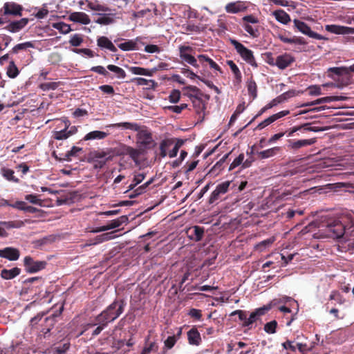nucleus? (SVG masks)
<instances>
[{"label": "nucleus", "instance_id": "nucleus-26", "mask_svg": "<svg viewBox=\"0 0 354 354\" xmlns=\"http://www.w3.org/2000/svg\"><path fill=\"white\" fill-rule=\"evenodd\" d=\"M97 15L100 17L95 21L96 24L102 26H108L115 23L114 13H99Z\"/></svg>", "mask_w": 354, "mask_h": 354}, {"label": "nucleus", "instance_id": "nucleus-8", "mask_svg": "<svg viewBox=\"0 0 354 354\" xmlns=\"http://www.w3.org/2000/svg\"><path fill=\"white\" fill-rule=\"evenodd\" d=\"M294 27L297 28V30L303 34L308 35V37L316 39H322L323 37L319 34L313 32L311 30L310 28L304 21H300L299 19H294Z\"/></svg>", "mask_w": 354, "mask_h": 354}, {"label": "nucleus", "instance_id": "nucleus-58", "mask_svg": "<svg viewBox=\"0 0 354 354\" xmlns=\"http://www.w3.org/2000/svg\"><path fill=\"white\" fill-rule=\"evenodd\" d=\"M243 28L245 30L253 37H257L259 35L258 28H254L248 24H244Z\"/></svg>", "mask_w": 354, "mask_h": 354}, {"label": "nucleus", "instance_id": "nucleus-23", "mask_svg": "<svg viewBox=\"0 0 354 354\" xmlns=\"http://www.w3.org/2000/svg\"><path fill=\"white\" fill-rule=\"evenodd\" d=\"M325 29L328 32L338 35H344L353 32L352 31V28L335 24L326 25L325 26Z\"/></svg>", "mask_w": 354, "mask_h": 354}, {"label": "nucleus", "instance_id": "nucleus-39", "mask_svg": "<svg viewBox=\"0 0 354 354\" xmlns=\"http://www.w3.org/2000/svg\"><path fill=\"white\" fill-rule=\"evenodd\" d=\"M107 69L110 71L113 72L115 75V77L118 79H124L127 76L126 72L120 67L113 65V64H109L106 66Z\"/></svg>", "mask_w": 354, "mask_h": 354}, {"label": "nucleus", "instance_id": "nucleus-35", "mask_svg": "<svg viewBox=\"0 0 354 354\" xmlns=\"http://www.w3.org/2000/svg\"><path fill=\"white\" fill-rule=\"evenodd\" d=\"M183 91H185V95H187L190 99L202 96V91L195 86H187L183 88Z\"/></svg>", "mask_w": 354, "mask_h": 354}, {"label": "nucleus", "instance_id": "nucleus-20", "mask_svg": "<svg viewBox=\"0 0 354 354\" xmlns=\"http://www.w3.org/2000/svg\"><path fill=\"white\" fill-rule=\"evenodd\" d=\"M187 340L188 343L192 346H199L202 342L201 334L198 329L195 327H192L187 332Z\"/></svg>", "mask_w": 354, "mask_h": 354}, {"label": "nucleus", "instance_id": "nucleus-21", "mask_svg": "<svg viewBox=\"0 0 354 354\" xmlns=\"http://www.w3.org/2000/svg\"><path fill=\"white\" fill-rule=\"evenodd\" d=\"M82 151V148H80V147H75V146H73L71 150L68 151L66 153H61L59 154L60 156H58L55 151H53V156L57 159V160H59L60 161H64V160H71V157H73V156H76L77 153L79 152H81Z\"/></svg>", "mask_w": 354, "mask_h": 354}, {"label": "nucleus", "instance_id": "nucleus-61", "mask_svg": "<svg viewBox=\"0 0 354 354\" xmlns=\"http://www.w3.org/2000/svg\"><path fill=\"white\" fill-rule=\"evenodd\" d=\"M187 107V104H181L180 105L169 106H167V109L176 113H180L182 111Z\"/></svg>", "mask_w": 354, "mask_h": 354}, {"label": "nucleus", "instance_id": "nucleus-59", "mask_svg": "<svg viewBox=\"0 0 354 354\" xmlns=\"http://www.w3.org/2000/svg\"><path fill=\"white\" fill-rule=\"evenodd\" d=\"M274 237H270L268 239L261 241L257 245L256 247L257 248L261 250L263 248H266V247L271 245L274 242Z\"/></svg>", "mask_w": 354, "mask_h": 354}, {"label": "nucleus", "instance_id": "nucleus-22", "mask_svg": "<svg viewBox=\"0 0 354 354\" xmlns=\"http://www.w3.org/2000/svg\"><path fill=\"white\" fill-rule=\"evenodd\" d=\"M316 142L315 138L293 140H289L288 147L292 149H298L301 147L313 145Z\"/></svg>", "mask_w": 354, "mask_h": 354}, {"label": "nucleus", "instance_id": "nucleus-46", "mask_svg": "<svg viewBox=\"0 0 354 354\" xmlns=\"http://www.w3.org/2000/svg\"><path fill=\"white\" fill-rule=\"evenodd\" d=\"M202 96H198L194 98L191 99L193 103L194 108L196 109V111L198 113H200L205 109V104L203 102V100L201 99Z\"/></svg>", "mask_w": 354, "mask_h": 354}, {"label": "nucleus", "instance_id": "nucleus-56", "mask_svg": "<svg viewBox=\"0 0 354 354\" xmlns=\"http://www.w3.org/2000/svg\"><path fill=\"white\" fill-rule=\"evenodd\" d=\"M329 300H335L339 304H342L344 301L343 296L337 290H333L329 296Z\"/></svg>", "mask_w": 354, "mask_h": 354}, {"label": "nucleus", "instance_id": "nucleus-37", "mask_svg": "<svg viewBox=\"0 0 354 354\" xmlns=\"http://www.w3.org/2000/svg\"><path fill=\"white\" fill-rule=\"evenodd\" d=\"M65 127L64 129L61 131H55L53 134V138L56 140H65L67 139L69 136L68 133V129L71 124L70 121L66 120H64Z\"/></svg>", "mask_w": 354, "mask_h": 354}, {"label": "nucleus", "instance_id": "nucleus-54", "mask_svg": "<svg viewBox=\"0 0 354 354\" xmlns=\"http://www.w3.org/2000/svg\"><path fill=\"white\" fill-rule=\"evenodd\" d=\"M178 337L175 335L169 336L164 342V348L166 349L172 348L176 344Z\"/></svg>", "mask_w": 354, "mask_h": 354}, {"label": "nucleus", "instance_id": "nucleus-16", "mask_svg": "<svg viewBox=\"0 0 354 354\" xmlns=\"http://www.w3.org/2000/svg\"><path fill=\"white\" fill-rule=\"evenodd\" d=\"M204 232L203 227L194 225L187 230V234L191 240L198 242L202 240Z\"/></svg>", "mask_w": 354, "mask_h": 354}, {"label": "nucleus", "instance_id": "nucleus-29", "mask_svg": "<svg viewBox=\"0 0 354 354\" xmlns=\"http://www.w3.org/2000/svg\"><path fill=\"white\" fill-rule=\"evenodd\" d=\"M129 71L134 75H145L151 77L156 72V69H147L138 66H131Z\"/></svg>", "mask_w": 354, "mask_h": 354}, {"label": "nucleus", "instance_id": "nucleus-12", "mask_svg": "<svg viewBox=\"0 0 354 354\" xmlns=\"http://www.w3.org/2000/svg\"><path fill=\"white\" fill-rule=\"evenodd\" d=\"M137 140L140 146L144 147H149L153 142L151 133L147 130L137 131Z\"/></svg>", "mask_w": 354, "mask_h": 354}, {"label": "nucleus", "instance_id": "nucleus-50", "mask_svg": "<svg viewBox=\"0 0 354 354\" xmlns=\"http://www.w3.org/2000/svg\"><path fill=\"white\" fill-rule=\"evenodd\" d=\"M248 91L250 95L252 96V100L255 99L257 96V86L254 80H251L248 83Z\"/></svg>", "mask_w": 354, "mask_h": 354}, {"label": "nucleus", "instance_id": "nucleus-1", "mask_svg": "<svg viewBox=\"0 0 354 354\" xmlns=\"http://www.w3.org/2000/svg\"><path fill=\"white\" fill-rule=\"evenodd\" d=\"M326 232L328 237L334 239L343 238L344 235L351 236L354 235V224L351 221L346 224L339 220H333L328 222Z\"/></svg>", "mask_w": 354, "mask_h": 354}, {"label": "nucleus", "instance_id": "nucleus-52", "mask_svg": "<svg viewBox=\"0 0 354 354\" xmlns=\"http://www.w3.org/2000/svg\"><path fill=\"white\" fill-rule=\"evenodd\" d=\"M182 28L185 32H201L203 31L204 28L194 24H184Z\"/></svg>", "mask_w": 354, "mask_h": 354}, {"label": "nucleus", "instance_id": "nucleus-49", "mask_svg": "<svg viewBox=\"0 0 354 354\" xmlns=\"http://www.w3.org/2000/svg\"><path fill=\"white\" fill-rule=\"evenodd\" d=\"M34 45L30 41H26L21 44H18L17 45L15 46L12 48L11 52L12 53L17 54L19 50H26L28 48H33Z\"/></svg>", "mask_w": 354, "mask_h": 354}, {"label": "nucleus", "instance_id": "nucleus-14", "mask_svg": "<svg viewBox=\"0 0 354 354\" xmlns=\"http://www.w3.org/2000/svg\"><path fill=\"white\" fill-rule=\"evenodd\" d=\"M140 154V151L138 149L125 145H121L120 148L119 149L117 153V155L118 156H129L130 158L136 162L138 161Z\"/></svg>", "mask_w": 354, "mask_h": 354}, {"label": "nucleus", "instance_id": "nucleus-42", "mask_svg": "<svg viewBox=\"0 0 354 354\" xmlns=\"http://www.w3.org/2000/svg\"><path fill=\"white\" fill-rule=\"evenodd\" d=\"M87 6L89 9L93 11L109 12L111 10L106 6L93 2H88Z\"/></svg>", "mask_w": 354, "mask_h": 354}, {"label": "nucleus", "instance_id": "nucleus-10", "mask_svg": "<svg viewBox=\"0 0 354 354\" xmlns=\"http://www.w3.org/2000/svg\"><path fill=\"white\" fill-rule=\"evenodd\" d=\"M8 24L5 26L4 29L11 33H16L24 29L28 24L29 19L21 18L19 20H14L10 21L8 20Z\"/></svg>", "mask_w": 354, "mask_h": 354}, {"label": "nucleus", "instance_id": "nucleus-43", "mask_svg": "<svg viewBox=\"0 0 354 354\" xmlns=\"http://www.w3.org/2000/svg\"><path fill=\"white\" fill-rule=\"evenodd\" d=\"M118 47L124 51L134 50L137 49V44L133 40H128L120 44Z\"/></svg>", "mask_w": 354, "mask_h": 354}, {"label": "nucleus", "instance_id": "nucleus-32", "mask_svg": "<svg viewBox=\"0 0 354 354\" xmlns=\"http://www.w3.org/2000/svg\"><path fill=\"white\" fill-rule=\"evenodd\" d=\"M277 21L283 24H288L291 19L290 15L283 10H277L272 12Z\"/></svg>", "mask_w": 354, "mask_h": 354}, {"label": "nucleus", "instance_id": "nucleus-11", "mask_svg": "<svg viewBox=\"0 0 354 354\" xmlns=\"http://www.w3.org/2000/svg\"><path fill=\"white\" fill-rule=\"evenodd\" d=\"M114 157V153L111 149L104 150H95L90 152L89 160L90 161H96L100 160H112Z\"/></svg>", "mask_w": 354, "mask_h": 354}, {"label": "nucleus", "instance_id": "nucleus-9", "mask_svg": "<svg viewBox=\"0 0 354 354\" xmlns=\"http://www.w3.org/2000/svg\"><path fill=\"white\" fill-rule=\"evenodd\" d=\"M230 184L231 181L229 180L218 184L216 186V189L212 192L209 198V204H213L219 199L221 195L227 193L229 189Z\"/></svg>", "mask_w": 354, "mask_h": 354}, {"label": "nucleus", "instance_id": "nucleus-18", "mask_svg": "<svg viewBox=\"0 0 354 354\" xmlns=\"http://www.w3.org/2000/svg\"><path fill=\"white\" fill-rule=\"evenodd\" d=\"M24 223L21 221H2L0 222V225H3L4 227L0 226V237L8 236L5 228H20L24 226Z\"/></svg>", "mask_w": 354, "mask_h": 354}, {"label": "nucleus", "instance_id": "nucleus-55", "mask_svg": "<svg viewBox=\"0 0 354 354\" xmlns=\"http://www.w3.org/2000/svg\"><path fill=\"white\" fill-rule=\"evenodd\" d=\"M277 326V322L275 320H272L270 322H268L264 326V330L269 334H273L276 332V328Z\"/></svg>", "mask_w": 354, "mask_h": 354}, {"label": "nucleus", "instance_id": "nucleus-2", "mask_svg": "<svg viewBox=\"0 0 354 354\" xmlns=\"http://www.w3.org/2000/svg\"><path fill=\"white\" fill-rule=\"evenodd\" d=\"M126 304L124 299L115 300L97 316V322L99 324L107 325L113 322L124 312Z\"/></svg>", "mask_w": 354, "mask_h": 354}, {"label": "nucleus", "instance_id": "nucleus-27", "mask_svg": "<svg viewBox=\"0 0 354 354\" xmlns=\"http://www.w3.org/2000/svg\"><path fill=\"white\" fill-rule=\"evenodd\" d=\"M21 273V269L15 267L12 269L8 270V269H3L1 271V277L2 279L5 280H10L15 278L18 275H19Z\"/></svg>", "mask_w": 354, "mask_h": 354}, {"label": "nucleus", "instance_id": "nucleus-64", "mask_svg": "<svg viewBox=\"0 0 354 354\" xmlns=\"http://www.w3.org/2000/svg\"><path fill=\"white\" fill-rule=\"evenodd\" d=\"M307 90L310 95H320L322 94L321 87L317 85L310 86Z\"/></svg>", "mask_w": 354, "mask_h": 354}, {"label": "nucleus", "instance_id": "nucleus-44", "mask_svg": "<svg viewBox=\"0 0 354 354\" xmlns=\"http://www.w3.org/2000/svg\"><path fill=\"white\" fill-rule=\"evenodd\" d=\"M227 65L230 66V69L232 70V73L234 75L235 79L237 82H240L241 81V73L238 68V66L236 65V64L232 61L229 60L227 62Z\"/></svg>", "mask_w": 354, "mask_h": 354}, {"label": "nucleus", "instance_id": "nucleus-6", "mask_svg": "<svg viewBox=\"0 0 354 354\" xmlns=\"http://www.w3.org/2000/svg\"><path fill=\"white\" fill-rule=\"evenodd\" d=\"M194 50L189 46H179V56L183 62H185L195 68H198L197 59L192 55Z\"/></svg>", "mask_w": 354, "mask_h": 354}, {"label": "nucleus", "instance_id": "nucleus-7", "mask_svg": "<svg viewBox=\"0 0 354 354\" xmlns=\"http://www.w3.org/2000/svg\"><path fill=\"white\" fill-rule=\"evenodd\" d=\"M185 140L180 138H167L164 139L160 143V156L165 158L167 155V150L173 145L180 149L185 143Z\"/></svg>", "mask_w": 354, "mask_h": 354}, {"label": "nucleus", "instance_id": "nucleus-45", "mask_svg": "<svg viewBox=\"0 0 354 354\" xmlns=\"http://www.w3.org/2000/svg\"><path fill=\"white\" fill-rule=\"evenodd\" d=\"M1 174L3 176V177L6 178L9 181H13L15 183L19 182V179L14 176V171L10 169L5 167L2 168Z\"/></svg>", "mask_w": 354, "mask_h": 354}, {"label": "nucleus", "instance_id": "nucleus-28", "mask_svg": "<svg viewBox=\"0 0 354 354\" xmlns=\"http://www.w3.org/2000/svg\"><path fill=\"white\" fill-rule=\"evenodd\" d=\"M114 233L115 232H111L98 235L95 236L93 240L89 241V245H96L113 239L116 236L114 235Z\"/></svg>", "mask_w": 354, "mask_h": 354}, {"label": "nucleus", "instance_id": "nucleus-48", "mask_svg": "<svg viewBox=\"0 0 354 354\" xmlns=\"http://www.w3.org/2000/svg\"><path fill=\"white\" fill-rule=\"evenodd\" d=\"M328 71L333 73V74L337 76L348 75L349 72H351L349 70V67H333L330 68L328 69Z\"/></svg>", "mask_w": 354, "mask_h": 354}, {"label": "nucleus", "instance_id": "nucleus-3", "mask_svg": "<svg viewBox=\"0 0 354 354\" xmlns=\"http://www.w3.org/2000/svg\"><path fill=\"white\" fill-rule=\"evenodd\" d=\"M230 43L234 47L237 53L245 62L252 67H258L253 52L251 50L247 48L244 45L235 39H230Z\"/></svg>", "mask_w": 354, "mask_h": 354}, {"label": "nucleus", "instance_id": "nucleus-25", "mask_svg": "<svg viewBox=\"0 0 354 354\" xmlns=\"http://www.w3.org/2000/svg\"><path fill=\"white\" fill-rule=\"evenodd\" d=\"M342 99V97H339V96H327V97H324L317 99V100L303 104L300 105V106L301 107L310 106H313V105L323 104V103H330L331 102L341 100Z\"/></svg>", "mask_w": 354, "mask_h": 354}, {"label": "nucleus", "instance_id": "nucleus-60", "mask_svg": "<svg viewBox=\"0 0 354 354\" xmlns=\"http://www.w3.org/2000/svg\"><path fill=\"white\" fill-rule=\"evenodd\" d=\"M259 317L257 316V313L254 311L252 312L250 317L248 318L247 317V321L246 322H243L242 324L243 326H245V327H248L250 326L251 324H252L253 323H254L255 322H257V320L258 319Z\"/></svg>", "mask_w": 354, "mask_h": 354}, {"label": "nucleus", "instance_id": "nucleus-53", "mask_svg": "<svg viewBox=\"0 0 354 354\" xmlns=\"http://www.w3.org/2000/svg\"><path fill=\"white\" fill-rule=\"evenodd\" d=\"M59 82H50L41 83L39 85V88L42 91L55 90L59 86Z\"/></svg>", "mask_w": 354, "mask_h": 354}, {"label": "nucleus", "instance_id": "nucleus-4", "mask_svg": "<svg viewBox=\"0 0 354 354\" xmlns=\"http://www.w3.org/2000/svg\"><path fill=\"white\" fill-rule=\"evenodd\" d=\"M24 266L28 273H35L45 269L47 262L45 261H35L30 256H26L24 259Z\"/></svg>", "mask_w": 354, "mask_h": 354}, {"label": "nucleus", "instance_id": "nucleus-33", "mask_svg": "<svg viewBox=\"0 0 354 354\" xmlns=\"http://www.w3.org/2000/svg\"><path fill=\"white\" fill-rule=\"evenodd\" d=\"M158 344L156 341L150 342L149 336L146 338L145 344L141 354H149L151 352H157Z\"/></svg>", "mask_w": 354, "mask_h": 354}, {"label": "nucleus", "instance_id": "nucleus-47", "mask_svg": "<svg viewBox=\"0 0 354 354\" xmlns=\"http://www.w3.org/2000/svg\"><path fill=\"white\" fill-rule=\"evenodd\" d=\"M55 29L64 34H67L71 31L70 25L64 22L55 23L53 26Z\"/></svg>", "mask_w": 354, "mask_h": 354}, {"label": "nucleus", "instance_id": "nucleus-15", "mask_svg": "<svg viewBox=\"0 0 354 354\" xmlns=\"http://www.w3.org/2000/svg\"><path fill=\"white\" fill-rule=\"evenodd\" d=\"M20 257V252L18 249L7 247L3 250L0 249V257L5 258L9 261H17Z\"/></svg>", "mask_w": 354, "mask_h": 354}, {"label": "nucleus", "instance_id": "nucleus-38", "mask_svg": "<svg viewBox=\"0 0 354 354\" xmlns=\"http://www.w3.org/2000/svg\"><path fill=\"white\" fill-rule=\"evenodd\" d=\"M128 218L127 216H122L116 219L112 220L109 223L106 225L107 230L115 229L120 227L122 224L127 223Z\"/></svg>", "mask_w": 354, "mask_h": 354}, {"label": "nucleus", "instance_id": "nucleus-41", "mask_svg": "<svg viewBox=\"0 0 354 354\" xmlns=\"http://www.w3.org/2000/svg\"><path fill=\"white\" fill-rule=\"evenodd\" d=\"M145 178V174L138 173L134 175L132 183L129 185L128 190H133L135 187L140 184Z\"/></svg>", "mask_w": 354, "mask_h": 354}, {"label": "nucleus", "instance_id": "nucleus-34", "mask_svg": "<svg viewBox=\"0 0 354 354\" xmlns=\"http://www.w3.org/2000/svg\"><path fill=\"white\" fill-rule=\"evenodd\" d=\"M108 127H114V128H122L124 129H130L133 131H138L140 129V126L137 123L124 122H119L115 124H111L107 126Z\"/></svg>", "mask_w": 354, "mask_h": 354}, {"label": "nucleus", "instance_id": "nucleus-5", "mask_svg": "<svg viewBox=\"0 0 354 354\" xmlns=\"http://www.w3.org/2000/svg\"><path fill=\"white\" fill-rule=\"evenodd\" d=\"M24 8L15 2H6L0 12L4 17L8 16L21 17Z\"/></svg>", "mask_w": 354, "mask_h": 354}, {"label": "nucleus", "instance_id": "nucleus-57", "mask_svg": "<svg viewBox=\"0 0 354 354\" xmlns=\"http://www.w3.org/2000/svg\"><path fill=\"white\" fill-rule=\"evenodd\" d=\"M82 42L83 38L79 34H75L72 35L69 41L70 44L74 47L80 46Z\"/></svg>", "mask_w": 354, "mask_h": 354}, {"label": "nucleus", "instance_id": "nucleus-30", "mask_svg": "<svg viewBox=\"0 0 354 354\" xmlns=\"http://www.w3.org/2000/svg\"><path fill=\"white\" fill-rule=\"evenodd\" d=\"M246 8L241 2L229 3L225 6V10L228 13H238L244 11Z\"/></svg>", "mask_w": 354, "mask_h": 354}, {"label": "nucleus", "instance_id": "nucleus-24", "mask_svg": "<svg viewBox=\"0 0 354 354\" xmlns=\"http://www.w3.org/2000/svg\"><path fill=\"white\" fill-rule=\"evenodd\" d=\"M97 44L100 48L107 49L113 53H115L118 50L112 41L105 36L99 37L97 39Z\"/></svg>", "mask_w": 354, "mask_h": 354}, {"label": "nucleus", "instance_id": "nucleus-31", "mask_svg": "<svg viewBox=\"0 0 354 354\" xmlns=\"http://www.w3.org/2000/svg\"><path fill=\"white\" fill-rule=\"evenodd\" d=\"M109 133L101 131H93L84 136L83 140H103L108 136Z\"/></svg>", "mask_w": 354, "mask_h": 354}, {"label": "nucleus", "instance_id": "nucleus-40", "mask_svg": "<svg viewBox=\"0 0 354 354\" xmlns=\"http://www.w3.org/2000/svg\"><path fill=\"white\" fill-rule=\"evenodd\" d=\"M19 73V71L14 61H10L7 67L6 74L10 78H15Z\"/></svg>", "mask_w": 354, "mask_h": 354}, {"label": "nucleus", "instance_id": "nucleus-19", "mask_svg": "<svg viewBox=\"0 0 354 354\" xmlns=\"http://www.w3.org/2000/svg\"><path fill=\"white\" fill-rule=\"evenodd\" d=\"M69 20L75 23L88 25L91 23L89 16L85 12H74L69 15Z\"/></svg>", "mask_w": 354, "mask_h": 354}, {"label": "nucleus", "instance_id": "nucleus-17", "mask_svg": "<svg viewBox=\"0 0 354 354\" xmlns=\"http://www.w3.org/2000/svg\"><path fill=\"white\" fill-rule=\"evenodd\" d=\"M294 62V57L288 53H284L277 57V66L281 70L290 66Z\"/></svg>", "mask_w": 354, "mask_h": 354}, {"label": "nucleus", "instance_id": "nucleus-63", "mask_svg": "<svg viewBox=\"0 0 354 354\" xmlns=\"http://www.w3.org/2000/svg\"><path fill=\"white\" fill-rule=\"evenodd\" d=\"M180 98V92L178 90H173L169 96V99L171 103H177Z\"/></svg>", "mask_w": 354, "mask_h": 354}, {"label": "nucleus", "instance_id": "nucleus-51", "mask_svg": "<svg viewBox=\"0 0 354 354\" xmlns=\"http://www.w3.org/2000/svg\"><path fill=\"white\" fill-rule=\"evenodd\" d=\"M245 156L243 153H240L237 158H236L229 167V171H232L239 165H242Z\"/></svg>", "mask_w": 354, "mask_h": 354}, {"label": "nucleus", "instance_id": "nucleus-36", "mask_svg": "<svg viewBox=\"0 0 354 354\" xmlns=\"http://www.w3.org/2000/svg\"><path fill=\"white\" fill-rule=\"evenodd\" d=\"M281 149L280 147H274L259 152L258 156L261 159H266L276 156L281 151Z\"/></svg>", "mask_w": 354, "mask_h": 354}, {"label": "nucleus", "instance_id": "nucleus-13", "mask_svg": "<svg viewBox=\"0 0 354 354\" xmlns=\"http://www.w3.org/2000/svg\"><path fill=\"white\" fill-rule=\"evenodd\" d=\"M290 113V111L288 110H284L281 111L277 113L273 114L272 115L268 117L261 122H260L257 127H256V129H263L266 127L268 126L269 124H272V122H275L276 120L288 115Z\"/></svg>", "mask_w": 354, "mask_h": 354}, {"label": "nucleus", "instance_id": "nucleus-62", "mask_svg": "<svg viewBox=\"0 0 354 354\" xmlns=\"http://www.w3.org/2000/svg\"><path fill=\"white\" fill-rule=\"evenodd\" d=\"M188 315L196 320H201L202 318V311L199 309L192 308L189 310Z\"/></svg>", "mask_w": 354, "mask_h": 354}]
</instances>
